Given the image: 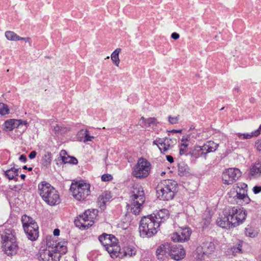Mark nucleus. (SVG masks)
<instances>
[{
  "label": "nucleus",
  "instance_id": "44",
  "mask_svg": "<svg viewBox=\"0 0 261 261\" xmlns=\"http://www.w3.org/2000/svg\"><path fill=\"white\" fill-rule=\"evenodd\" d=\"M245 234L247 237L251 238H253L255 236V234L253 233L251 228H246L245 230Z\"/></svg>",
  "mask_w": 261,
  "mask_h": 261
},
{
  "label": "nucleus",
  "instance_id": "25",
  "mask_svg": "<svg viewBox=\"0 0 261 261\" xmlns=\"http://www.w3.org/2000/svg\"><path fill=\"white\" fill-rule=\"evenodd\" d=\"M20 168H15L12 167L4 172V175L9 180H14L15 181L18 180V171Z\"/></svg>",
  "mask_w": 261,
  "mask_h": 261
},
{
  "label": "nucleus",
  "instance_id": "46",
  "mask_svg": "<svg viewBox=\"0 0 261 261\" xmlns=\"http://www.w3.org/2000/svg\"><path fill=\"white\" fill-rule=\"evenodd\" d=\"M78 163L77 160L73 156H70L68 160V164L76 165Z\"/></svg>",
  "mask_w": 261,
  "mask_h": 261
},
{
  "label": "nucleus",
  "instance_id": "3",
  "mask_svg": "<svg viewBox=\"0 0 261 261\" xmlns=\"http://www.w3.org/2000/svg\"><path fill=\"white\" fill-rule=\"evenodd\" d=\"M145 201L143 188L141 186L134 187L126 205L127 212L136 215L139 214Z\"/></svg>",
  "mask_w": 261,
  "mask_h": 261
},
{
  "label": "nucleus",
  "instance_id": "31",
  "mask_svg": "<svg viewBox=\"0 0 261 261\" xmlns=\"http://www.w3.org/2000/svg\"><path fill=\"white\" fill-rule=\"evenodd\" d=\"M121 48H117L111 54V58L114 64L118 67L120 63L119 54L121 51Z\"/></svg>",
  "mask_w": 261,
  "mask_h": 261
},
{
  "label": "nucleus",
  "instance_id": "18",
  "mask_svg": "<svg viewBox=\"0 0 261 261\" xmlns=\"http://www.w3.org/2000/svg\"><path fill=\"white\" fill-rule=\"evenodd\" d=\"M28 231L27 229H24V231L29 240L34 241L36 240L39 237V227L38 225L34 226H31L28 228Z\"/></svg>",
  "mask_w": 261,
  "mask_h": 261
},
{
  "label": "nucleus",
  "instance_id": "35",
  "mask_svg": "<svg viewBox=\"0 0 261 261\" xmlns=\"http://www.w3.org/2000/svg\"><path fill=\"white\" fill-rule=\"evenodd\" d=\"M189 155L194 159H198L202 156L201 153L197 146H195L191 151L189 152Z\"/></svg>",
  "mask_w": 261,
  "mask_h": 261
},
{
  "label": "nucleus",
  "instance_id": "38",
  "mask_svg": "<svg viewBox=\"0 0 261 261\" xmlns=\"http://www.w3.org/2000/svg\"><path fill=\"white\" fill-rule=\"evenodd\" d=\"M60 155L61 158V160L62 162L65 163L67 164L68 163V160L69 158V156H67V152L65 150H62L61 151L60 153Z\"/></svg>",
  "mask_w": 261,
  "mask_h": 261
},
{
  "label": "nucleus",
  "instance_id": "2",
  "mask_svg": "<svg viewBox=\"0 0 261 261\" xmlns=\"http://www.w3.org/2000/svg\"><path fill=\"white\" fill-rule=\"evenodd\" d=\"M38 193L42 200L49 206H56L61 202L59 192L50 184L42 181L38 185Z\"/></svg>",
  "mask_w": 261,
  "mask_h": 261
},
{
  "label": "nucleus",
  "instance_id": "34",
  "mask_svg": "<svg viewBox=\"0 0 261 261\" xmlns=\"http://www.w3.org/2000/svg\"><path fill=\"white\" fill-rule=\"evenodd\" d=\"M109 238H112L113 240H115V237L113 234H108L106 233H102L98 237V240L100 243L105 246V242H107Z\"/></svg>",
  "mask_w": 261,
  "mask_h": 261
},
{
  "label": "nucleus",
  "instance_id": "49",
  "mask_svg": "<svg viewBox=\"0 0 261 261\" xmlns=\"http://www.w3.org/2000/svg\"><path fill=\"white\" fill-rule=\"evenodd\" d=\"M16 120L18 121V123H17L18 127L20 125H27L28 124V122L26 120L20 119H16Z\"/></svg>",
  "mask_w": 261,
  "mask_h": 261
},
{
  "label": "nucleus",
  "instance_id": "57",
  "mask_svg": "<svg viewBox=\"0 0 261 261\" xmlns=\"http://www.w3.org/2000/svg\"><path fill=\"white\" fill-rule=\"evenodd\" d=\"M169 132H174V133H181V129H172L170 131H169Z\"/></svg>",
  "mask_w": 261,
  "mask_h": 261
},
{
  "label": "nucleus",
  "instance_id": "21",
  "mask_svg": "<svg viewBox=\"0 0 261 261\" xmlns=\"http://www.w3.org/2000/svg\"><path fill=\"white\" fill-rule=\"evenodd\" d=\"M112 198L109 192L106 191L99 195L97 199V203L99 207L103 208L105 207L106 204Z\"/></svg>",
  "mask_w": 261,
  "mask_h": 261
},
{
  "label": "nucleus",
  "instance_id": "12",
  "mask_svg": "<svg viewBox=\"0 0 261 261\" xmlns=\"http://www.w3.org/2000/svg\"><path fill=\"white\" fill-rule=\"evenodd\" d=\"M36 256L39 261H58V254H54L50 245L41 248Z\"/></svg>",
  "mask_w": 261,
  "mask_h": 261
},
{
  "label": "nucleus",
  "instance_id": "51",
  "mask_svg": "<svg viewBox=\"0 0 261 261\" xmlns=\"http://www.w3.org/2000/svg\"><path fill=\"white\" fill-rule=\"evenodd\" d=\"M36 154L37 153L35 151H32L29 155V158L30 159H34L36 157Z\"/></svg>",
  "mask_w": 261,
  "mask_h": 261
},
{
  "label": "nucleus",
  "instance_id": "9",
  "mask_svg": "<svg viewBox=\"0 0 261 261\" xmlns=\"http://www.w3.org/2000/svg\"><path fill=\"white\" fill-rule=\"evenodd\" d=\"M2 249L8 256L15 255L18 249L16 239L12 234L2 236Z\"/></svg>",
  "mask_w": 261,
  "mask_h": 261
},
{
  "label": "nucleus",
  "instance_id": "17",
  "mask_svg": "<svg viewBox=\"0 0 261 261\" xmlns=\"http://www.w3.org/2000/svg\"><path fill=\"white\" fill-rule=\"evenodd\" d=\"M136 249L133 246H127L124 247L122 250L120 248V250H118L116 254V258L119 257L122 258L125 257H132L136 255Z\"/></svg>",
  "mask_w": 261,
  "mask_h": 261
},
{
  "label": "nucleus",
  "instance_id": "50",
  "mask_svg": "<svg viewBox=\"0 0 261 261\" xmlns=\"http://www.w3.org/2000/svg\"><path fill=\"white\" fill-rule=\"evenodd\" d=\"M238 187L240 189H244L247 188V185L244 182L239 183Z\"/></svg>",
  "mask_w": 261,
  "mask_h": 261
},
{
  "label": "nucleus",
  "instance_id": "8",
  "mask_svg": "<svg viewBox=\"0 0 261 261\" xmlns=\"http://www.w3.org/2000/svg\"><path fill=\"white\" fill-rule=\"evenodd\" d=\"M151 170V165L146 159L141 158L138 160L134 166L132 172V175L138 179H144L147 177Z\"/></svg>",
  "mask_w": 261,
  "mask_h": 261
},
{
  "label": "nucleus",
  "instance_id": "15",
  "mask_svg": "<svg viewBox=\"0 0 261 261\" xmlns=\"http://www.w3.org/2000/svg\"><path fill=\"white\" fill-rule=\"evenodd\" d=\"M105 248L112 258H116V254L118 250H120L118 245V240L115 237V240L112 238H109L107 242H105Z\"/></svg>",
  "mask_w": 261,
  "mask_h": 261
},
{
  "label": "nucleus",
  "instance_id": "4",
  "mask_svg": "<svg viewBox=\"0 0 261 261\" xmlns=\"http://www.w3.org/2000/svg\"><path fill=\"white\" fill-rule=\"evenodd\" d=\"M151 214L142 218L139 224V233L143 238H151L159 231V221Z\"/></svg>",
  "mask_w": 261,
  "mask_h": 261
},
{
  "label": "nucleus",
  "instance_id": "30",
  "mask_svg": "<svg viewBox=\"0 0 261 261\" xmlns=\"http://www.w3.org/2000/svg\"><path fill=\"white\" fill-rule=\"evenodd\" d=\"M170 247L168 244H162L160 245L156 250V254L158 258H160V256L165 255L167 253V250H168V248Z\"/></svg>",
  "mask_w": 261,
  "mask_h": 261
},
{
  "label": "nucleus",
  "instance_id": "32",
  "mask_svg": "<svg viewBox=\"0 0 261 261\" xmlns=\"http://www.w3.org/2000/svg\"><path fill=\"white\" fill-rule=\"evenodd\" d=\"M178 174L180 175H184L189 173V168L187 165L181 163L178 164Z\"/></svg>",
  "mask_w": 261,
  "mask_h": 261
},
{
  "label": "nucleus",
  "instance_id": "7",
  "mask_svg": "<svg viewBox=\"0 0 261 261\" xmlns=\"http://www.w3.org/2000/svg\"><path fill=\"white\" fill-rule=\"evenodd\" d=\"M97 213L96 210H86L74 220L75 226L81 229H86L92 226L97 216Z\"/></svg>",
  "mask_w": 261,
  "mask_h": 261
},
{
  "label": "nucleus",
  "instance_id": "58",
  "mask_svg": "<svg viewBox=\"0 0 261 261\" xmlns=\"http://www.w3.org/2000/svg\"><path fill=\"white\" fill-rule=\"evenodd\" d=\"M23 169H28L29 171H32L33 169L32 167H27V166L25 165L23 167Z\"/></svg>",
  "mask_w": 261,
  "mask_h": 261
},
{
  "label": "nucleus",
  "instance_id": "28",
  "mask_svg": "<svg viewBox=\"0 0 261 261\" xmlns=\"http://www.w3.org/2000/svg\"><path fill=\"white\" fill-rule=\"evenodd\" d=\"M16 119H10L6 121L4 124V128L6 131H11L18 127Z\"/></svg>",
  "mask_w": 261,
  "mask_h": 261
},
{
  "label": "nucleus",
  "instance_id": "41",
  "mask_svg": "<svg viewBox=\"0 0 261 261\" xmlns=\"http://www.w3.org/2000/svg\"><path fill=\"white\" fill-rule=\"evenodd\" d=\"M102 181H109L113 179V176L110 174H104L101 177Z\"/></svg>",
  "mask_w": 261,
  "mask_h": 261
},
{
  "label": "nucleus",
  "instance_id": "20",
  "mask_svg": "<svg viewBox=\"0 0 261 261\" xmlns=\"http://www.w3.org/2000/svg\"><path fill=\"white\" fill-rule=\"evenodd\" d=\"M261 175V163L256 162L250 168L248 177L251 179Z\"/></svg>",
  "mask_w": 261,
  "mask_h": 261
},
{
  "label": "nucleus",
  "instance_id": "6",
  "mask_svg": "<svg viewBox=\"0 0 261 261\" xmlns=\"http://www.w3.org/2000/svg\"><path fill=\"white\" fill-rule=\"evenodd\" d=\"M70 190L75 199L83 201L90 194V185L83 181H76L71 184Z\"/></svg>",
  "mask_w": 261,
  "mask_h": 261
},
{
  "label": "nucleus",
  "instance_id": "55",
  "mask_svg": "<svg viewBox=\"0 0 261 261\" xmlns=\"http://www.w3.org/2000/svg\"><path fill=\"white\" fill-rule=\"evenodd\" d=\"M60 230L58 228H56L53 231V234L55 236H58L60 234Z\"/></svg>",
  "mask_w": 261,
  "mask_h": 261
},
{
  "label": "nucleus",
  "instance_id": "60",
  "mask_svg": "<svg viewBox=\"0 0 261 261\" xmlns=\"http://www.w3.org/2000/svg\"><path fill=\"white\" fill-rule=\"evenodd\" d=\"M255 101V99L254 98H251L250 99V101L251 102H254Z\"/></svg>",
  "mask_w": 261,
  "mask_h": 261
},
{
  "label": "nucleus",
  "instance_id": "24",
  "mask_svg": "<svg viewBox=\"0 0 261 261\" xmlns=\"http://www.w3.org/2000/svg\"><path fill=\"white\" fill-rule=\"evenodd\" d=\"M233 199L237 202L240 201L242 204H248L251 201L247 195V190L243 193L237 192L236 195L233 197Z\"/></svg>",
  "mask_w": 261,
  "mask_h": 261
},
{
  "label": "nucleus",
  "instance_id": "43",
  "mask_svg": "<svg viewBox=\"0 0 261 261\" xmlns=\"http://www.w3.org/2000/svg\"><path fill=\"white\" fill-rule=\"evenodd\" d=\"M199 148V150L200 151L202 156L205 155L208 152H207V150L206 149V147L205 144H204L202 146H197Z\"/></svg>",
  "mask_w": 261,
  "mask_h": 261
},
{
  "label": "nucleus",
  "instance_id": "14",
  "mask_svg": "<svg viewBox=\"0 0 261 261\" xmlns=\"http://www.w3.org/2000/svg\"><path fill=\"white\" fill-rule=\"evenodd\" d=\"M191 231L188 227L181 228L178 232H174L171 235V239L173 242H185L190 239Z\"/></svg>",
  "mask_w": 261,
  "mask_h": 261
},
{
  "label": "nucleus",
  "instance_id": "61",
  "mask_svg": "<svg viewBox=\"0 0 261 261\" xmlns=\"http://www.w3.org/2000/svg\"><path fill=\"white\" fill-rule=\"evenodd\" d=\"M224 107L220 109V110H223V109H224Z\"/></svg>",
  "mask_w": 261,
  "mask_h": 261
},
{
  "label": "nucleus",
  "instance_id": "29",
  "mask_svg": "<svg viewBox=\"0 0 261 261\" xmlns=\"http://www.w3.org/2000/svg\"><path fill=\"white\" fill-rule=\"evenodd\" d=\"M141 120L142 121L143 124L145 127H150L151 125L156 126L159 123L155 117H150L146 119L144 117H141Z\"/></svg>",
  "mask_w": 261,
  "mask_h": 261
},
{
  "label": "nucleus",
  "instance_id": "48",
  "mask_svg": "<svg viewBox=\"0 0 261 261\" xmlns=\"http://www.w3.org/2000/svg\"><path fill=\"white\" fill-rule=\"evenodd\" d=\"M253 192L256 194L261 192V186H255L253 188Z\"/></svg>",
  "mask_w": 261,
  "mask_h": 261
},
{
  "label": "nucleus",
  "instance_id": "37",
  "mask_svg": "<svg viewBox=\"0 0 261 261\" xmlns=\"http://www.w3.org/2000/svg\"><path fill=\"white\" fill-rule=\"evenodd\" d=\"M9 112V109L8 107L3 103H0V115H5L8 114Z\"/></svg>",
  "mask_w": 261,
  "mask_h": 261
},
{
  "label": "nucleus",
  "instance_id": "47",
  "mask_svg": "<svg viewBox=\"0 0 261 261\" xmlns=\"http://www.w3.org/2000/svg\"><path fill=\"white\" fill-rule=\"evenodd\" d=\"M181 143L180 145H184V144H187V146H189V137L184 136L181 140Z\"/></svg>",
  "mask_w": 261,
  "mask_h": 261
},
{
  "label": "nucleus",
  "instance_id": "62",
  "mask_svg": "<svg viewBox=\"0 0 261 261\" xmlns=\"http://www.w3.org/2000/svg\"><path fill=\"white\" fill-rule=\"evenodd\" d=\"M29 39V38L28 39H25L24 41H28Z\"/></svg>",
  "mask_w": 261,
  "mask_h": 261
},
{
  "label": "nucleus",
  "instance_id": "11",
  "mask_svg": "<svg viewBox=\"0 0 261 261\" xmlns=\"http://www.w3.org/2000/svg\"><path fill=\"white\" fill-rule=\"evenodd\" d=\"M152 143L153 145L158 146L161 153L165 154L175 145L176 140L168 137L157 138Z\"/></svg>",
  "mask_w": 261,
  "mask_h": 261
},
{
  "label": "nucleus",
  "instance_id": "16",
  "mask_svg": "<svg viewBox=\"0 0 261 261\" xmlns=\"http://www.w3.org/2000/svg\"><path fill=\"white\" fill-rule=\"evenodd\" d=\"M67 242L66 241H63L52 244L51 247L53 250L54 254H58V261L60 260L61 256L67 252Z\"/></svg>",
  "mask_w": 261,
  "mask_h": 261
},
{
  "label": "nucleus",
  "instance_id": "56",
  "mask_svg": "<svg viewBox=\"0 0 261 261\" xmlns=\"http://www.w3.org/2000/svg\"><path fill=\"white\" fill-rule=\"evenodd\" d=\"M61 130V127L60 126L58 125H56L54 127V131L56 133H58L59 131H60Z\"/></svg>",
  "mask_w": 261,
  "mask_h": 261
},
{
  "label": "nucleus",
  "instance_id": "40",
  "mask_svg": "<svg viewBox=\"0 0 261 261\" xmlns=\"http://www.w3.org/2000/svg\"><path fill=\"white\" fill-rule=\"evenodd\" d=\"M188 146H187V144H184V145H180L179 146V154L180 155H187L189 154V153H187V148Z\"/></svg>",
  "mask_w": 261,
  "mask_h": 261
},
{
  "label": "nucleus",
  "instance_id": "19",
  "mask_svg": "<svg viewBox=\"0 0 261 261\" xmlns=\"http://www.w3.org/2000/svg\"><path fill=\"white\" fill-rule=\"evenodd\" d=\"M261 132V124L260 125L258 128L257 129L252 131L250 133H236V135L238 137V138L240 140H247L250 139L253 137H257L260 134Z\"/></svg>",
  "mask_w": 261,
  "mask_h": 261
},
{
  "label": "nucleus",
  "instance_id": "27",
  "mask_svg": "<svg viewBox=\"0 0 261 261\" xmlns=\"http://www.w3.org/2000/svg\"><path fill=\"white\" fill-rule=\"evenodd\" d=\"M5 36L6 38L10 41H18V40H25L28 39L29 38H23L18 36L15 33L12 31H6L5 32Z\"/></svg>",
  "mask_w": 261,
  "mask_h": 261
},
{
  "label": "nucleus",
  "instance_id": "1",
  "mask_svg": "<svg viewBox=\"0 0 261 261\" xmlns=\"http://www.w3.org/2000/svg\"><path fill=\"white\" fill-rule=\"evenodd\" d=\"M223 213L224 217L218 218L216 223L220 227L226 229L234 228L242 224L247 215L246 210L238 206H228Z\"/></svg>",
  "mask_w": 261,
  "mask_h": 261
},
{
  "label": "nucleus",
  "instance_id": "22",
  "mask_svg": "<svg viewBox=\"0 0 261 261\" xmlns=\"http://www.w3.org/2000/svg\"><path fill=\"white\" fill-rule=\"evenodd\" d=\"M169 217V211L164 208L160 210L156 214L153 215V217L155 218L156 220L159 221V225L168 219Z\"/></svg>",
  "mask_w": 261,
  "mask_h": 261
},
{
  "label": "nucleus",
  "instance_id": "54",
  "mask_svg": "<svg viewBox=\"0 0 261 261\" xmlns=\"http://www.w3.org/2000/svg\"><path fill=\"white\" fill-rule=\"evenodd\" d=\"M167 160L170 163H172L174 162L173 158L171 155H167L166 156Z\"/></svg>",
  "mask_w": 261,
  "mask_h": 261
},
{
  "label": "nucleus",
  "instance_id": "39",
  "mask_svg": "<svg viewBox=\"0 0 261 261\" xmlns=\"http://www.w3.org/2000/svg\"><path fill=\"white\" fill-rule=\"evenodd\" d=\"M179 119V116H177L175 117H172L171 116H169L168 118V122L171 124H174L178 123Z\"/></svg>",
  "mask_w": 261,
  "mask_h": 261
},
{
  "label": "nucleus",
  "instance_id": "26",
  "mask_svg": "<svg viewBox=\"0 0 261 261\" xmlns=\"http://www.w3.org/2000/svg\"><path fill=\"white\" fill-rule=\"evenodd\" d=\"M52 161V154L50 152H46L42 156L41 163L43 167L47 168L49 166Z\"/></svg>",
  "mask_w": 261,
  "mask_h": 261
},
{
  "label": "nucleus",
  "instance_id": "10",
  "mask_svg": "<svg viewBox=\"0 0 261 261\" xmlns=\"http://www.w3.org/2000/svg\"><path fill=\"white\" fill-rule=\"evenodd\" d=\"M242 175L240 170L237 168H229L225 169L222 174V180L225 185L232 184Z\"/></svg>",
  "mask_w": 261,
  "mask_h": 261
},
{
  "label": "nucleus",
  "instance_id": "42",
  "mask_svg": "<svg viewBox=\"0 0 261 261\" xmlns=\"http://www.w3.org/2000/svg\"><path fill=\"white\" fill-rule=\"evenodd\" d=\"M94 137L92 136H90L89 134V131L86 129L85 132V137L84 142L91 141L92 139H94Z\"/></svg>",
  "mask_w": 261,
  "mask_h": 261
},
{
  "label": "nucleus",
  "instance_id": "13",
  "mask_svg": "<svg viewBox=\"0 0 261 261\" xmlns=\"http://www.w3.org/2000/svg\"><path fill=\"white\" fill-rule=\"evenodd\" d=\"M168 254L172 259L180 260L186 255V251L181 245H173L168 248Z\"/></svg>",
  "mask_w": 261,
  "mask_h": 261
},
{
  "label": "nucleus",
  "instance_id": "53",
  "mask_svg": "<svg viewBox=\"0 0 261 261\" xmlns=\"http://www.w3.org/2000/svg\"><path fill=\"white\" fill-rule=\"evenodd\" d=\"M19 160L23 163H25L27 161V159L24 154H21L19 158Z\"/></svg>",
  "mask_w": 261,
  "mask_h": 261
},
{
  "label": "nucleus",
  "instance_id": "52",
  "mask_svg": "<svg viewBox=\"0 0 261 261\" xmlns=\"http://www.w3.org/2000/svg\"><path fill=\"white\" fill-rule=\"evenodd\" d=\"M171 38L174 40H177L179 38V35L177 33H173L171 36Z\"/></svg>",
  "mask_w": 261,
  "mask_h": 261
},
{
  "label": "nucleus",
  "instance_id": "36",
  "mask_svg": "<svg viewBox=\"0 0 261 261\" xmlns=\"http://www.w3.org/2000/svg\"><path fill=\"white\" fill-rule=\"evenodd\" d=\"M228 252L235 255L237 253L242 252V245L239 244L238 246H233L229 249Z\"/></svg>",
  "mask_w": 261,
  "mask_h": 261
},
{
  "label": "nucleus",
  "instance_id": "45",
  "mask_svg": "<svg viewBox=\"0 0 261 261\" xmlns=\"http://www.w3.org/2000/svg\"><path fill=\"white\" fill-rule=\"evenodd\" d=\"M255 146L257 150L261 153V139L256 141L255 142Z\"/></svg>",
  "mask_w": 261,
  "mask_h": 261
},
{
  "label": "nucleus",
  "instance_id": "23",
  "mask_svg": "<svg viewBox=\"0 0 261 261\" xmlns=\"http://www.w3.org/2000/svg\"><path fill=\"white\" fill-rule=\"evenodd\" d=\"M21 222L22 223V226L23 229H27L28 231V228L31 226H34L36 227L37 223L36 221L31 217L27 216V215H23L21 217Z\"/></svg>",
  "mask_w": 261,
  "mask_h": 261
},
{
  "label": "nucleus",
  "instance_id": "33",
  "mask_svg": "<svg viewBox=\"0 0 261 261\" xmlns=\"http://www.w3.org/2000/svg\"><path fill=\"white\" fill-rule=\"evenodd\" d=\"M205 144L207 150V152L208 153L215 151L218 146L217 144L212 141L207 142L206 143H205Z\"/></svg>",
  "mask_w": 261,
  "mask_h": 261
},
{
  "label": "nucleus",
  "instance_id": "5",
  "mask_svg": "<svg viewBox=\"0 0 261 261\" xmlns=\"http://www.w3.org/2000/svg\"><path fill=\"white\" fill-rule=\"evenodd\" d=\"M177 186L176 182L172 179L161 180L156 188L158 197L164 201L172 200L176 193Z\"/></svg>",
  "mask_w": 261,
  "mask_h": 261
},
{
  "label": "nucleus",
  "instance_id": "59",
  "mask_svg": "<svg viewBox=\"0 0 261 261\" xmlns=\"http://www.w3.org/2000/svg\"><path fill=\"white\" fill-rule=\"evenodd\" d=\"M20 177L22 179H24L25 178V175L24 174H22L20 175Z\"/></svg>",
  "mask_w": 261,
  "mask_h": 261
}]
</instances>
